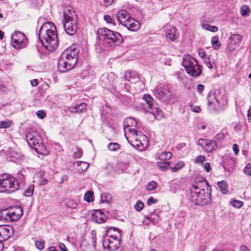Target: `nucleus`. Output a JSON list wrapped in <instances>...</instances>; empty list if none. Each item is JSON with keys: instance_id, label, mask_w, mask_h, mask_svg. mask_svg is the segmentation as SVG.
Returning a JSON list of instances; mask_svg holds the SVG:
<instances>
[{"instance_id": "nucleus-1", "label": "nucleus", "mask_w": 251, "mask_h": 251, "mask_svg": "<svg viewBox=\"0 0 251 251\" xmlns=\"http://www.w3.org/2000/svg\"><path fill=\"white\" fill-rule=\"evenodd\" d=\"M39 38L47 50L50 51L55 50L58 45V39L54 24L50 22H45L40 28Z\"/></svg>"}, {"instance_id": "nucleus-2", "label": "nucleus", "mask_w": 251, "mask_h": 251, "mask_svg": "<svg viewBox=\"0 0 251 251\" xmlns=\"http://www.w3.org/2000/svg\"><path fill=\"white\" fill-rule=\"evenodd\" d=\"M98 37L100 44L107 49H113L120 46L123 42V38L118 32L106 28H101L98 30Z\"/></svg>"}, {"instance_id": "nucleus-3", "label": "nucleus", "mask_w": 251, "mask_h": 251, "mask_svg": "<svg viewBox=\"0 0 251 251\" xmlns=\"http://www.w3.org/2000/svg\"><path fill=\"white\" fill-rule=\"evenodd\" d=\"M121 234L120 230L110 227L106 230L103 236V246L107 247L111 251H116L119 249L120 244Z\"/></svg>"}, {"instance_id": "nucleus-4", "label": "nucleus", "mask_w": 251, "mask_h": 251, "mask_svg": "<svg viewBox=\"0 0 251 251\" xmlns=\"http://www.w3.org/2000/svg\"><path fill=\"white\" fill-rule=\"evenodd\" d=\"M19 189V182L14 177L5 175L0 177V192L11 193Z\"/></svg>"}, {"instance_id": "nucleus-5", "label": "nucleus", "mask_w": 251, "mask_h": 251, "mask_svg": "<svg viewBox=\"0 0 251 251\" xmlns=\"http://www.w3.org/2000/svg\"><path fill=\"white\" fill-rule=\"evenodd\" d=\"M182 65L185 68L186 73L191 76L197 77L201 73V67L193 57L190 56L184 57Z\"/></svg>"}, {"instance_id": "nucleus-6", "label": "nucleus", "mask_w": 251, "mask_h": 251, "mask_svg": "<svg viewBox=\"0 0 251 251\" xmlns=\"http://www.w3.org/2000/svg\"><path fill=\"white\" fill-rule=\"evenodd\" d=\"M190 199L195 205H204L211 201V191L191 190Z\"/></svg>"}, {"instance_id": "nucleus-7", "label": "nucleus", "mask_w": 251, "mask_h": 251, "mask_svg": "<svg viewBox=\"0 0 251 251\" xmlns=\"http://www.w3.org/2000/svg\"><path fill=\"white\" fill-rule=\"evenodd\" d=\"M63 25L67 34L74 35L77 29V17H64Z\"/></svg>"}, {"instance_id": "nucleus-8", "label": "nucleus", "mask_w": 251, "mask_h": 251, "mask_svg": "<svg viewBox=\"0 0 251 251\" xmlns=\"http://www.w3.org/2000/svg\"><path fill=\"white\" fill-rule=\"evenodd\" d=\"M118 20L121 22L123 25L130 31L137 30L140 26V22L131 17H117Z\"/></svg>"}, {"instance_id": "nucleus-9", "label": "nucleus", "mask_w": 251, "mask_h": 251, "mask_svg": "<svg viewBox=\"0 0 251 251\" xmlns=\"http://www.w3.org/2000/svg\"><path fill=\"white\" fill-rule=\"evenodd\" d=\"M154 94L156 97L164 101L171 99L172 97V93L166 86H157Z\"/></svg>"}, {"instance_id": "nucleus-10", "label": "nucleus", "mask_w": 251, "mask_h": 251, "mask_svg": "<svg viewBox=\"0 0 251 251\" xmlns=\"http://www.w3.org/2000/svg\"><path fill=\"white\" fill-rule=\"evenodd\" d=\"M62 57L66 58V60L68 62L70 65L73 68L76 65L77 61V51L74 49L65 50L61 55Z\"/></svg>"}, {"instance_id": "nucleus-11", "label": "nucleus", "mask_w": 251, "mask_h": 251, "mask_svg": "<svg viewBox=\"0 0 251 251\" xmlns=\"http://www.w3.org/2000/svg\"><path fill=\"white\" fill-rule=\"evenodd\" d=\"M205 187L206 188L207 191H211V186L208 184L206 179L203 178H198L195 180L190 191L193 190L197 191H201V190H205Z\"/></svg>"}, {"instance_id": "nucleus-12", "label": "nucleus", "mask_w": 251, "mask_h": 251, "mask_svg": "<svg viewBox=\"0 0 251 251\" xmlns=\"http://www.w3.org/2000/svg\"><path fill=\"white\" fill-rule=\"evenodd\" d=\"M243 40L242 36L239 34H234L229 37V42L227 49L230 52L234 51L241 44Z\"/></svg>"}, {"instance_id": "nucleus-13", "label": "nucleus", "mask_w": 251, "mask_h": 251, "mask_svg": "<svg viewBox=\"0 0 251 251\" xmlns=\"http://www.w3.org/2000/svg\"><path fill=\"white\" fill-rule=\"evenodd\" d=\"M12 40L16 46L19 47H23L26 45L27 39L26 36L22 32L16 31L12 36Z\"/></svg>"}, {"instance_id": "nucleus-14", "label": "nucleus", "mask_w": 251, "mask_h": 251, "mask_svg": "<svg viewBox=\"0 0 251 251\" xmlns=\"http://www.w3.org/2000/svg\"><path fill=\"white\" fill-rule=\"evenodd\" d=\"M13 227L11 226H0V242L8 240L12 235Z\"/></svg>"}, {"instance_id": "nucleus-15", "label": "nucleus", "mask_w": 251, "mask_h": 251, "mask_svg": "<svg viewBox=\"0 0 251 251\" xmlns=\"http://www.w3.org/2000/svg\"><path fill=\"white\" fill-rule=\"evenodd\" d=\"M8 209V214H10L11 222L18 220L23 214V209L20 206L11 207Z\"/></svg>"}, {"instance_id": "nucleus-16", "label": "nucleus", "mask_w": 251, "mask_h": 251, "mask_svg": "<svg viewBox=\"0 0 251 251\" xmlns=\"http://www.w3.org/2000/svg\"><path fill=\"white\" fill-rule=\"evenodd\" d=\"M73 68V67L66 60V58L61 56L58 61V69L59 72L65 73Z\"/></svg>"}, {"instance_id": "nucleus-17", "label": "nucleus", "mask_w": 251, "mask_h": 251, "mask_svg": "<svg viewBox=\"0 0 251 251\" xmlns=\"http://www.w3.org/2000/svg\"><path fill=\"white\" fill-rule=\"evenodd\" d=\"M92 218L93 221L99 224L104 223L106 220V216L100 209L94 210L92 213Z\"/></svg>"}, {"instance_id": "nucleus-18", "label": "nucleus", "mask_w": 251, "mask_h": 251, "mask_svg": "<svg viewBox=\"0 0 251 251\" xmlns=\"http://www.w3.org/2000/svg\"><path fill=\"white\" fill-rule=\"evenodd\" d=\"M143 99L147 102L148 107L151 110L149 112L151 113L156 118V116L159 114L160 111L157 108H155L154 110L152 108L153 98L150 95L147 94L144 95Z\"/></svg>"}, {"instance_id": "nucleus-19", "label": "nucleus", "mask_w": 251, "mask_h": 251, "mask_svg": "<svg viewBox=\"0 0 251 251\" xmlns=\"http://www.w3.org/2000/svg\"><path fill=\"white\" fill-rule=\"evenodd\" d=\"M217 148V143L215 141L207 140L205 147V150L208 152H211Z\"/></svg>"}, {"instance_id": "nucleus-20", "label": "nucleus", "mask_w": 251, "mask_h": 251, "mask_svg": "<svg viewBox=\"0 0 251 251\" xmlns=\"http://www.w3.org/2000/svg\"><path fill=\"white\" fill-rule=\"evenodd\" d=\"M166 36L168 39L172 41L175 40L176 38V29L174 27L168 28L166 31Z\"/></svg>"}, {"instance_id": "nucleus-21", "label": "nucleus", "mask_w": 251, "mask_h": 251, "mask_svg": "<svg viewBox=\"0 0 251 251\" xmlns=\"http://www.w3.org/2000/svg\"><path fill=\"white\" fill-rule=\"evenodd\" d=\"M71 111L73 112L81 113L86 110V105L85 103H81L78 105L70 108Z\"/></svg>"}, {"instance_id": "nucleus-22", "label": "nucleus", "mask_w": 251, "mask_h": 251, "mask_svg": "<svg viewBox=\"0 0 251 251\" xmlns=\"http://www.w3.org/2000/svg\"><path fill=\"white\" fill-rule=\"evenodd\" d=\"M217 185L221 192L225 194L228 192V184L226 181L223 180L217 183Z\"/></svg>"}, {"instance_id": "nucleus-23", "label": "nucleus", "mask_w": 251, "mask_h": 251, "mask_svg": "<svg viewBox=\"0 0 251 251\" xmlns=\"http://www.w3.org/2000/svg\"><path fill=\"white\" fill-rule=\"evenodd\" d=\"M30 136L31 134H28L26 135V140L27 143L29 145L32 147L33 148H34L37 152H38V151H37V148L36 147V146L38 145V147H40V145H39V142L37 141V139H32L31 138H30Z\"/></svg>"}, {"instance_id": "nucleus-24", "label": "nucleus", "mask_w": 251, "mask_h": 251, "mask_svg": "<svg viewBox=\"0 0 251 251\" xmlns=\"http://www.w3.org/2000/svg\"><path fill=\"white\" fill-rule=\"evenodd\" d=\"M76 163L78 167L77 171L80 172L86 171L89 166V164L86 162L78 161Z\"/></svg>"}, {"instance_id": "nucleus-25", "label": "nucleus", "mask_w": 251, "mask_h": 251, "mask_svg": "<svg viewBox=\"0 0 251 251\" xmlns=\"http://www.w3.org/2000/svg\"><path fill=\"white\" fill-rule=\"evenodd\" d=\"M211 44L212 45V47L215 50H218L220 49L221 44L219 41V38L217 36H213L211 38Z\"/></svg>"}, {"instance_id": "nucleus-26", "label": "nucleus", "mask_w": 251, "mask_h": 251, "mask_svg": "<svg viewBox=\"0 0 251 251\" xmlns=\"http://www.w3.org/2000/svg\"><path fill=\"white\" fill-rule=\"evenodd\" d=\"M171 163V162H158L157 163V166L159 168V169L162 171H166L168 168H169L170 164Z\"/></svg>"}, {"instance_id": "nucleus-27", "label": "nucleus", "mask_w": 251, "mask_h": 251, "mask_svg": "<svg viewBox=\"0 0 251 251\" xmlns=\"http://www.w3.org/2000/svg\"><path fill=\"white\" fill-rule=\"evenodd\" d=\"M107 148L110 151H117L120 149V145L117 143H110Z\"/></svg>"}, {"instance_id": "nucleus-28", "label": "nucleus", "mask_w": 251, "mask_h": 251, "mask_svg": "<svg viewBox=\"0 0 251 251\" xmlns=\"http://www.w3.org/2000/svg\"><path fill=\"white\" fill-rule=\"evenodd\" d=\"M93 192L92 191H87L84 195V200L88 202L93 201Z\"/></svg>"}, {"instance_id": "nucleus-29", "label": "nucleus", "mask_w": 251, "mask_h": 251, "mask_svg": "<svg viewBox=\"0 0 251 251\" xmlns=\"http://www.w3.org/2000/svg\"><path fill=\"white\" fill-rule=\"evenodd\" d=\"M34 191V185L33 184L30 185L28 187L25 191L24 195L26 197L31 196Z\"/></svg>"}, {"instance_id": "nucleus-30", "label": "nucleus", "mask_w": 251, "mask_h": 251, "mask_svg": "<svg viewBox=\"0 0 251 251\" xmlns=\"http://www.w3.org/2000/svg\"><path fill=\"white\" fill-rule=\"evenodd\" d=\"M240 12L242 16H247L250 13L249 7L247 5H244L240 8Z\"/></svg>"}, {"instance_id": "nucleus-31", "label": "nucleus", "mask_w": 251, "mask_h": 251, "mask_svg": "<svg viewBox=\"0 0 251 251\" xmlns=\"http://www.w3.org/2000/svg\"><path fill=\"white\" fill-rule=\"evenodd\" d=\"M65 205L67 207L71 208H75L77 205V203L72 199L67 200L65 201Z\"/></svg>"}, {"instance_id": "nucleus-32", "label": "nucleus", "mask_w": 251, "mask_h": 251, "mask_svg": "<svg viewBox=\"0 0 251 251\" xmlns=\"http://www.w3.org/2000/svg\"><path fill=\"white\" fill-rule=\"evenodd\" d=\"M184 163L182 161H179L176 163L174 167H170L171 170L173 172H176L182 168L184 166Z\"/></svg>"}, {"instance_id": "nucleus-33", "label": "nucleus", "mask_w": 251, "mask_h": 251, "mask_svg": "<svg viewBox=\"0 0 251 251\" xmlns=\"http://www.w3.org/2000/svg\"><path fill=\"white\" fill-rule=\"evenodd\" d=\"M202 28L204 29L210 31L211 32H216L218 29V28L217 26L208 24L202 25Z\"/></svg>"}, {"instance_id": "nucleus-34", "label": "nucleus", "mask_w": 251, "mask_h": 251, "mask_svg": "<svg viewBox=\"0 0 251 251\" xmlns=\"http://www.w3.org/2000/svg\"><path fill=\"white\" fill-rule=\"evenodd\" d=\"M172 154L170 152H162L159 155V159L161 160H168L170 159L172 157Z\"/></svg>"}, {"instance_id": "nucleus-35", "label": "nucleus", "mask_w": 251, "mask_h": 251, "mask_svg": "<svg viewBox=\"0 0 251 251\" xmlns=\"http://www.w3.org/2000/svg\"><path fill=\"white\" fill-rule=\"evenodd\" d=\"M149 216L151 223L153 224L156 223L159 220V216L153 213L150 214Z\"/></svg>"}, {"instance_id": "nucleus-36", "label": "nucleus", "mask_w": 251, "mask_h": 251, "mask_svg": "<svg viewBox=\"0 0 251 251\" xmlns=\"http://www.w3.org/2000/svg\"><path fill=\"white\" fill-rule=\"evenodd\" d=\"M75 13V11L71 7H66L63 10V16H72Z\"/></svg>"}, {"instance_id": "nucleus-37", "label": "nucleus", "mask_w": 251, "mask_h": 251, "mask_svg": "<svg viewBox=\"0 0 251 251\" xmlns=\"http://www.w3.org/2000/svg\"><path fill=\"white\" fill-rule=\"evenodd\" d=\"M157 186V183L155 181H151L146 185V188L148 190L151 191L154 189Z\"/></svg>"}, {"instance_id": "nucleus-38", "label": "nucleus", "mask_w": 251, "mask_h": 251, "mask_svg": "<svg viewBox=\"0 0 251 251\" xmlns=\"http://www.w3.org/2000/svg\"><path fill=\"white\" fill-rule=\"evenodd\" d=\"M205 160V157L204 156L200 155L196 158L194 161V163L196 164H202Z\"/></svg>"}, {"instance_id": "nucleus-39", "label": "nucleus", "mask_w": 251, "mask_h": 251, "mask_svg": "<svg viewBox=\"0 0 251 251\" xmlns=\"http://www.w3.org/2000/svg\"><path fill=\"white\" fill-rule=\"evenodd\" d=\"M11 124V122L9 120L2 121L0 122V128H6L9 127Z\"/></svg>"}, {"instance_id": "nucleus-40", "label": "nucleus", "mask_w": 251, "mask_h": 251, "mask_svg": "<svg viewBox=\"0 0 251 251\" xmlns=\"http://www.w3.org/2000/svg\"><path fill=\"white\" fill-rule=\"evenodd\" d=\"M101 201L102 202L108 201L111 200V196L108 193H103L101 195Z\"/></svg>"}, {"instance_id": "nucleus-41", "label": "nucleus", "mask_w": 251, "mask_h": 251, "mask_svg": "<svg viewBox=\"0 0 251 251\" xmlns=\"http://www.w3.org/2000/svg\"><path fill=\"white\" fill-rule=\"evenodd\" d=\"M144 204L141 201H138L134 205L135 209L138 211H141L144 207Z\"/></svg>"}, {"instance_id": "nucleus-42", "label": "nucleus", "mask_w": 251, "mask_h": 251, "mask_svg": "<svg viewBox=\"0 0 251 251\" xmlns=\"http://www.w3.org/2000/svg\"><path fill=\"white\" fill-rule=\"evenodd\" d=\"M8 213V209H5L0 211V220L2 221H5L6 214Z\"/></svg>"}, {"instance_id": "nucleus-43", "label": "nucleus", "mask_w": 251, "mask_h": 251, "mask_svg": "<svg viewBox=\"0 0 251 251\" xmlns=\"http://www.w3.org/2000/svg\"><path fill=\"white\" fill-rule=\"evenodd\" d=\"M244 172L246 175L251 176V163H248L244 168Z\"/></svg>"}, {"instance_id": "nucleus-44", "label": "nucleus", "mask_w": 251, "mask_h": 251, "mask_svg": "<svg viewBox=\"0 0 251 251\" xmlns=\"http://www.w3.org/2000/svg\"><path fill=\"white\" fill-rule=\"evenodd\" d=\"M44 241H36L35 242V245L37 249L40 250H42L44 248Z\"/></svg>"}, {"instance_id": "nucleus-45", "label": "nucleus", "mask_w": 251, "mask_h": 251, "mask_svg": "<svg viewBox=\"0 0 251 251\" xmlns=\"http://www.w3.org/2000/svg\"><path fill=\"white\" fill-rule=\"evenodd\" d=\"M231 204L236 208H240L242 206L243 203L238 200H233L231 201Z\"/></svg>"}, {"instance_id": "nucleus-46", "label": "nucleus", "mask_w": 251, "mask_h": 251, "mask_svg": "<svg viewBox=\"0 0 251 251\" xmlns=\"http://www.w3.org/2000/svg\"><path fill=\"white\" fill-rule=\"evenodd\" d=\"M207 139H205L203 138H200L199 140L198 145L201 146L202 148H205L206 146V144L207 142Z\"/></svg>"}, {"instance_id": "nucleus-47", "label": "nucleus", "mask_w": 251, "mask_h": 251, "mask_svg": "<svg viewBox=\"0 0 251 251\" xmlns=\"http://www.w3.org/2000/svg\"><path fill=\"white\" fill-rule=\"evenodd\" d=\"M82 153V150L80 149H78L77 151H75L74 153V157L79 158L81 157Z\"/></svg>"}, {"instance_id": "nucleus-48", "label": "nucleus", "mask_w": 251, "mask_h": 251, "mask_svg": "<svg viewBox=\"0 0 251 251\" xmlns=\"http://www.w3.org/2000/svg\"><path fill=\"white\" fill-rule=\"evenodd\" d=\"M92 234V242L94 246H96L97 244V239H96V232L95 230H92L91 231Z\"/></svg>"}, {"instance_id": "nucleus-49", "label": "nucleus", "mask_w": 251, "mask_h": 251, "mask_svg": "<svg viewBox=\"0 0 251 251\" xmlns=\"http://www.w3.org/2000/svg\"><path fill=\"white\" fill-rule=\"evenodd\" d=\"M204 64L210 69H212L213 68V66L211 64L210 61V59H209V57H205V58L204 59Z\"/></svg>"}, {"instance_id": "nucleus-50", "label": "nucleus", "mask_w": 251, "mask_h": 251, "mask_svg": "<svg viewBox=\"0 0 251 251\" xmlns=\"http://www.w3.org/2000/svg\"><path fill=\"white\" fill-rule=\"evenodd\" d=\"M38 117L43 119L46 115V113L43 110H38L36 113Z\"/></svg>"}, {"instance_id": "nucleus-51", "label": "nucleus", "mask_w": 251, "mask_h": 251, "mask_svg": "<svg viewBox=\"0 0 251 251\" xmlns=\"http://www.w3.org/2000/svg\"><path fill=\"white\" fill-rule=\"evenodd\" d=\"M151 223V221H150V217L149 216H146L144 217L143 221H142V223L143 225L148 226Z\"/></svg>"}, {"instance_id": "nucleus-52", "label": "nucleus", "mask_w": 251, "mask_h": 251, "mask_svg": "<svg viewBox=\"0 0 251 251\" xmlns=\"http://www.w3.org/2000/svg\"><path fill=\"white\" fill-rule=\"evenodd\" d=\"M233 129L235 131H238L241 130V126L239 123H233Z\"/></svg>"}, {"instance_id": "nucleus-53", "label": "nucleus", "mask_w": 251, "mask_h": 251, "mask_svg": "<svg viewBox=\"0 0 251 251\" xmlns=\"http://www.w3.org/2000/svg\"><path fill=\"white\" fill-rule=\"evenodd\" d=\"M198 53L200 56L202 58H205V57H206L205 56V53L204 51L202 49H199L198 50Z\"/></svg>"}, {"instance_id": "nucleus-54", "label": "nucleus", "mask_w": 251, "mask_h": 251, "mask_svg": "<svg viewBox=\"0 0 251 251\" xmlns=\"http://www.w3.org/2000/svg\"><path fill=\"white\" fill-rule=\"evenodd\" d=\"M129 15L128 13L125 10H121L117 14L116 16H127Z\"/></svg>"}, {"instance_id": "nucleus-55", "label": "nucleus", "mask_w": 251, "mask_h": 251, "mask_svg": "<svg viewBox=\"0 0 251 251\" xmlns=\"http://www.w3.org/2000/svg\"><path fill=\"white\" fill-rule=\"evenodd\" d=\"M157 200L156 199H153V197H151L147 201V204L148 205H151V204L152 203H156L157 202Z\"/></svg>"}, {"instance_id": "nucleus-56", "label": "nucleus", "mask_w": 251, "mask_h": 251, "mask_svg": "<svg viewBox=\"0 0 251 251\" xmlns=\"http://www.w3.org/2000/svg\"><path fill=\"white\" fill-rule=\"evenodd\" d=\"M32 3L36 6L41 5L43 3L42 0H32Z\"/></svg>"}, {"instance_id": "nucleus-57", "label": "nucleus", "mask_w": 251, "mask_h": 251, "mask_svg": "<svg viewBox=\"0 0 251 251\" xmlns=\"http://www.w3.org/2000/svg\"><path fill=\"white\" fill-rule=\"evenodd\" d=\"M232 149L234 151L235 154L237 155L239 152V148L238 145L236 144H233L232 146Z\"/></svg>"}, {"instance_id": "nucleus-58", "label": "nucleus", "mask_w": 251, "mask_h": 251, "mask_svg": "<svg viewBox=\"0 0 251 251\" xmlns=\"http://www.w3.org/2000/svg\"><path fill=\"white\" fill-rule=\"evenodd\" d=\"M113 17H103L104 20L106 21L107 23L111 24L113 23L114 21Z\"/></svg>"}, {"instance_id": "nucleus-59", "label": "nucleus", "mask_w": 251, "mask_h": 251, "mask_svg": "<svg viewBox=\"0 0 251 251\" xmlns=\"http://www.w3.org/2000/svg\"><path fill=\"white\" fill-rule=\"evenodd\" d=\"M203 167L207 172H209L211 170L210 164L209 163H206Z\"/></svg>"}, {"instance_id": "nucleus-60", "label": "nucleus", "mask_w": 251, "mask_h": 251, "mask_svg": "<svg viewBox=\"0 0 251 251\" xmlns=\"http://www.w3.org/2000/svg\"><path fill=\"white\" fill-rule=\"evenodd\" d=\"M59 247L61 251H67V249L65 246V245L63 243H59Z\"/></svg>"}, {"instance_id": "nucleus-61", "label": "nucleus", "mask_w": 251, "mask_h": 251, "mask_svg": "<svg viewBox=\"0 0 251 251\" xmlns=\"http://www.w3.org/2000/svg\"><path fill=\"white\" fill-rule=\"evenodd\" d=\"M204 86L202 84H199L197 86V91L199 93H201L204 90Z\"/></svg>"}, {"instance_id": "nucleus-62", "label": "nucleus", "mask_w": 251, "mask_h": 251, "mask_svg": "<svg viewBox=\"0 0 251 251\" xmlns=\"http://www.w3.org/2000/svg\"><path fill=\"white\" fill-rule=\"evenodd\" d=\"M240 251H250V250L247 246L243 245L240 247Z\"/></svg>"}, {"instance_id": "nucleus-63", "label": "nucleus", "mask_w": 251, "mask_h": 251, "mask_svg": "<svg viewBox=\"0 0 251 251\" xmlns=\"http://www.w3.org/2000/svg\"><path fill=\"white\" fill-rule=\"evenodd\" d=\"M114 2V0H104V3L105 6H109Z\"/></svg>"}, {"instance_id": "nucleus-64", "label": "nucleus", "mask_w": 251, "mask_h": 251, "mask_svg": "<svg viewBox=\"0 0 251 251\" xmlns=\"http://www.w3.org/2000/svg\"><path fill=\"white\" fill-rule=\"evenodd\" d=\"M38 84V81L37 79H34L32 80H31V84L32 86L35 87Z\"/></svg>"}]
</instances>
